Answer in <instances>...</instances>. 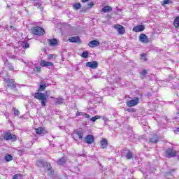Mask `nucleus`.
<instances>
[{
    "label": "nucleus",
    "mask_w": 179,
    "mask_h": 179,
    "mask_svg": "<svg viewBox=\"0 0 179 179\" xmlns=\"http://www.w3.org/2000/svg\"><path fill=\"white\" fill-rule=\"evenodd\" d=\"M32 96H34V99H36V100L41 101V104L43 107L47 106V94L43 92H36L32 94Z\"/></svg>",
    "instance_id": "1"
},
{
    "label": "nucleus",
    "mask_w": 179,
    "mask_h": 179,
    "mask_svg": "<svg viewBox=\"0 0 179 179\" xmlns=\"http://www.w3.org/2000/svg\"><path fill=\"white\" fill-rule=\"evenodd\" d=\"M37 165L39 166H43L44 167L47 166L48 167L47 174L48 176H52V174H54V171H52V169L51 168V164H48V162H45L44 160L41 159V160L37 161Z\"/></svg>",
    "instance_id": "2"
},
{
    "label": "nucleus",
    "mask_w": 179,
    "mask_h": 179,
    "mask_svg": "<svg viewBox=\"0 0 179 179\" xmlns=\"http://www.w3.org/2000/svg\"><path fill=\"white\" fill-rule=\"evenodd\" d=\"M3 139H5V141H11V142H16L17 138L16 137V135L12 134L9 131H5L3 133Z\"/></svg>",
    "instance_id": "3"
},
{
    "label": "nucleus",
    "mask_w": 179,
    "mask_h": 179,
    "mask_svg": "<svg viewBox=\"0 0 179 179\" xmlns=\"http://www.w3.org/2000/svg\"><path fill=\"white\" fill-rule=\"evenodd\" d=\"M32 34H35V36H44L45 34V31L44 29L40 27H35L31 29Z\"/></svg>",
    "instance_id": "4"
},
{
    "label": "nucleus",
    "mask_w": 179,
    "mask_h": 179,
    "mask_svg": "<svg viewBox=\"0 0 179 179\" xmlns=\"http://www.w3.org/2000/svg\"><path fill=\"white\" fill-rule=\"evenodd\" d=\"M175 156H177V151H176V150L173 148H168L166 150V157L171 159V157H175Z\"/></svg>",
    "instance_id": "5"
},
{
    "label": "nucleus",
    "mask_w": 179,
    "mask_h": 179,
    "mask_svg": "<svg viewBox=\"0 0 179 179\" xmlns=\"http://www.w3.org/2000/svg\"><path fill=\"white\" fill-rule=\"evenodd\" d=\"M85 66L87 68H91V69H97V66H99V62L96 61L88 62L85 64Z\"/></svg>",
    "instance_id": "6"
},
{
    "label": "nucleus",
    "mask_w": 179,
    "mask_h": 179,
    "mask_svg": "<svg viewBox=\"0 0 179 179\" xmlns=\"http://www.w3.org/2000/svg\"><path fill=\"white\" fill-rule=\"evenodd\" d=\"M6 83L7 87L10 89H16V83H15V80L13 79H8L6 80Z\"/></svg>",
    "instance_id": "7"
},
{
    "label": "nucleus",
    "mask_w": 179,
    "mask_h": 179,
    "mask_svg": "<svg viewBox=\"0 0 179 179\" xmlns=\"http://www.w3.org/2000/svg\"><path fill=\"white\" fill-rule=\"evenodd\" d=\"M138 103H139V98L136 97L134 98V99L127 101V106H128V107H134V106H137Z\"/></svg>",
    "instance_id": "8"
},
{
    "label": "nucleus",
    "mask_w": 179,
    "mask_h": 179,
    "mask_svg": "<svg viewBox=\"0 0 179 179\" xmlns=\"http://www.w3.org/2000/svg\"><path fill=\"white\" fill-rule=\"evenodd\" d=\"M139 40L141 43H143L144 44H148V43H150V39L148 38V36L146 34H142L139 36Z\"/></svg>",
    "instance_id": "9"
},
{
    "label": "nucleus",
    "mask_w": 179,
    "mask_h": 179,
    "mask_svg": "<svg viewBox=\"0 0 179 179\" xmlns=\"http://www.w3.org/2000/svg\"><path fill=\"white\" fill-rule=\"evenodd\" d=\"M85 143H88V145H92L94 142V137L90 134L87 135L85 138Z\"/></svg>",
    "instance_id": "10"
},
{
    "label": "nucleus",
    "mask_w": 179,
    "mask_h": 179,
    "mask_svg": "<svg viewBox=\"0 0 179 179\" xmlns=\"http://www.w3.org/2000/svg\"><path fill=\"white\" fill-rule=\"evenodd\" d=\"M114 28L119 33V34H124L125 33V29L122 25H115Z\"/></svg>",
    "instance_id": "11"
},
{
    "label": "nucleus",
    "mask_w": 179,
    "mask_h": 179,
    "mask_svg": "<svg viewBox=\"0 0 179 179\" xmlns=\"http://www.w3.org/2000/svg\"><path fill=\"white\" fill-rule=\"evenodd\" d=\"M144 30H145L144 25H137L133 28V31H135V33H139L141 31H143Z\"/></svg>",
    "instance_id": "12"
},
{
    "label": "nucleus",
    "mask_w": 179,
    "mask_h": 179,
    "mask_svg": "<svg viewBox=\"0 0 179 179\" xmlns=\"http://www.w3.org/2000/svg\"><path fill=\"white\" fill-rule=\"evenodd\" d=\"M69 41L70 43H78L80 44L82 41H80V38L79 36H72L71 38H69Z\"/></svg>",
    "instance_id": "13"
},
{
    "label": "nucleus",
    "mask_w": 179,
    "mask_h": 179,
    "mask_svg": "<svg viewBox=\"0 0 179 179\" xmlns=\"http://www.w3.org/2000/svg\"><path fill=\"white\" fill-rule=\"evenodd\" d=\"M88 45L91 48H94V47H99V45H100V42L96 40L91 41L90 42H89Z\"/></svg>",
    "instance_id": "14"
},
{
    "label": "nucleus",
    "mask_w": 179,
    "mask_h": 179,
    "mask_svg": "<svg viewBox=\"0 0 179 179\" xmlns=\"http://www.w3.org/2000/svg\"><path fill=\"white\" fill-rule=\"evenodd\" d=\"M46 87L47 85L45 84V82H44L43 80H41L38 92H44Z\"/></svg>",
    "instance_id": "15"
},
{
    "label": "nucleus",
    "mask_w": 179,
    "mask_h": 179,
    "mask_svg": "<svg viewBox=\"0 0 179 179\" xmlns=\"http://www.w3.org/2000/svg\"><path fill=\"white\" fill-rule=\"evenodd\" d=\"M0 76L1 78H3V79H4L5 82H6V80H9V76L8 74V72H6V71H1L0 73Z\"/></svg>",
    "instance_id": "16"
},
{
    "label": "nucleus",
    "mask_w": 179,
    "mask_h": 179,
    "mask_svg": "<svg viewBox=\"0 0 179 179\" xmlns=\"http://www.w3.org/2000/svg\"><path fill=\"white\" fill-rule=\"evenodd\" d=\"M41 66H52V63L49 62H45V60H41Z\"/></svg>",
    "instance_id": "17"
},
{
    "label": "nucleus",
    "mask_w": 179,
    "mask_h": 179,
    "mask_svg": "<svg viewBox=\"0 0 179 179\" xmlns=\"http://www.w3.org/2000/svg\"><path fill=\"white\" fill-rule=\"evenodd\" d=\"M107 145H108L107 140L106 138H103L101 141V148L102 149H106V148H107Z\"/></svg>",
    "instance_id": "18"
},
{
    "label": "nucleus",
    "mask_w": 179,
    "mask_h": 179,
    "mask_svg": "<svg viewBox=\"0 0 179 179\" xmlns=\"http://www.w3.org/2000/svg\"><path fill=\"white\" fill-rule=\"evenodd\" d=\"M83 131L81 130H76V135H77L78 139H83Z\"/></svg>",
    "instance_id": "19"
},
{
    "label": "nucleus",
    "mask_w": 179,
    "mask_h": 179,
    "mask_svg": "<svg viewBox=\"0 0 179 179\" xmlns=\"http://www.w3.org/2000/svg\"><path fill=\"white\" fill-rule=\"evenodd\" d=\"M159 141V137L157 136V135H154L150 140V142H151V143H156V142Z\"/></svg>",
    "instance_id": "20"
},
{
    "label": "nucleus",
    "mask_w": 179,
    "mask_h": 179,
    "mask_svg": "<svg viewBox=\"0 0 179 179\" xmlns=\"http://www.w3.org/2000/svg\"><path fill=\"white\" fill-rule=\"evenodd\" d=\"M113 10V8L110 6H104L102 8V11H103L105 13H107L108 12H111Z\"/></svg>",
    "instance_id": "21"
},
{
    "label": "nucleus",
    "mask_w": 179,
    "mask_h": 179,
    "mask_svg": "<svg viewBox=\"0 0 179 179\" xmlns=\"http://www.w3.org/2000/svg\"><path fill=\"white\" fill-rule=\"evenodd\" d=\"M35 132L37 134V135H41L43 132H44V128L43 127H38L35 129Z\"/></svg>",
    "instance_id": "22"
},
{
    "label": "nucleus",
    "mask_w": 179,
    "mask_h": 179,
    "mask_svg": "<svg viewBox=\"0 0 179 179\" xmlns=\"http://www.w3.org/2000/svg\"><path fill=\"white\" fill-rule=\"evenodd\" d=\"M126 157L128 160H131L134 157V153L131 151H128L126 154Z\"/></svg>",
    "instance_id": "23"
},
{
    "label": "nucleus",
    "mask_w": 179,
    "mask_h": 179,
    "mask_svg": "<svg viewBox=\"0 0 179 179\" xmlns=\"http://www.w3.org/2000/svg\"><path fill=\"white\" fill-rule=\"evenodd\" d=\"M65 162H66L65 160V158L62 157L59 160H57V164H59V166H64V164H65Z\"/></svg>",
    "instance_id": "24"
},
{
    "label": "nucleus",
    "mask_w": 179,
    "mask_h": 179,
    "mask_svg": "<svg viewBox=\"0 0 179 179\" xmlns=\"http://www.w3.org/2000/svg\"><path fill=\"white\" fill-rule=\"evenodd\" d=\"M57 39L53 38L52 40H50V45H51L52 47H55V45H57Z\"/></svg>",
    "instance_id": "25"
},
{
    "label": "nucleus",
    "mask_w": 179,
    "mask_h": 179,
    "mask_svg": "<svg viewBox=\"0 0 179 179\" xmlns=\"http://www.w3.org/2000/svg\"><path fill=\"white\" fill-rule=\"evenodd\" d=\"M173 26L176 28L179 27V17H177L173 22Z\"/></svg>",
    "instance_id": "26"
},
{
    "label": "nucleus",
    "mask_w": 179,
    "mask_h": 179,
    "mask_svg": "<svg viewBox=\"0 0 179 179\" xmlns=\"http://www.w3.org/2000/svg\"><path fill=\"white\" fill-rule=\"evenodd\" d=\"M13 159V157H12V155H7L4 158V160H6V162H10Z\"/></svg>",
    "instance_id": "27"
},
{
    "label": "nucleus",
    "mask_w": 179,
    "mask_h": 179,
    "mask_svg": "<svg viewBox=\"0 0 179 179\" xmlns=\"http://www.w3.org/2000/svg\"><path fill=\"white\" fill-rule=\"evenodd\" d=\"M5 65L8 68V71H13V66L10 63H5Z\"/></svg>",
    "instance_id": "28"
},
{
    "label": "nucleus",
    "mask_w": 179,
    "mask_h": 179,
    "mask_svg": "<svg viewBox=\"0 0 179 179\" xmlns=\"http://www.w3.org/2000/svg\"><path fill=\"white\" fill-rule=\"evenodd\" d=\"M33 69L34 72H35L36 73L41 72V66H35Z\"/></svg>",
    "instance_id": "29"
},
{
    "label": "nucleus",
    "mask_w": 179,
    "mask_h": 179,
    "mask_svg": "<svg viewBox=\"0 0 179 179\" xmlns=\"http://www.w3.org/2000/svg\"><path fill=\"white\" fill-rule=\"evenodd\" d=\"M81 5L80 3H76L73 5V7L76 9V10H78V9H80Z\"/></svg>",
    "instance_id": "30"
},
{
    "label": "nucleus",
    "mask_w": 179,
    "mask_h": 179,
    "mask_svg": "<svg viewBox=\"0 0 179 179\" xmlns=\"http://www.w3.org/2000/svg\"><path fill=\"white\" fill-rule=\"evenodd\" d=\"M56 100V104L57 106H59V104H62V103H64V99L62 98H57Z\"/></svg>",
    "instance_id": "31"
},
{
    "label": "nucleus",
    "mask_w": 179,
    "mask_h": 179,
    "mask_svg": "<svg viewBox=\"0 0 179 179\" xmlns=\"http://www.w3.org/2000/svg\"><path fill=\"white\" fill-rule=\"evenodd\" d=\"M169 3H173V1H171V0H164L162 5L164 6V5H169Z\"/></svg>",
    "instance_id": "32"
},
{
    "label": "nucleus",
    "mask_w": 179,
    "mask_h": 179,
    "mask_svg": "<svg viewBox=\"0 0 179 179\" xmlns=\"http://www.w3.org/2000/svg\"><path fill=\"white\" fill-rule=\"evenodd\" d=\"M81 57L83 58H87L89 57V52L85 51V52H83Z\"/></svg>",
    "instance_id": "33"
},
{
    "label": "nucleus",
    "mask_w": 179,
    "mask_h": 179,
    "mask_svg": "<svg viewBox=\"0 0 179 179\" xmlns=\"http://www.w3.org/2000/svg\"><path fill=\"white\" fill-rule=\"evenodd\" d=\"M22 48H29L30 45H29V43L24 42L22 43Z\"/></svg>",
    "instance_id": "34"
},
{
    "label": "nucleus",
    "mask_w": 179,
    "mask_h": 179,
    "mask_svg": "<svg viewBox=\"0 0 179 179\" xmlns=\"http://www.w3.org/2000/svg\"><path fill=\"white\" fill-rule=\"evenodd\" d=\"M34 6H36V8H38V9H41V4L40 2H36L34 3Z\"/></svg>",
    "instance_id": "35"
},
{
    "label": "nucleus",
    "mask_w": 179,
    "mask_h": 179,
    "mask_svg": "<svg viewBox=\"0 0 179 179\" xmlns=\"http://www.w3.org/2000/svg\"><path fill=\"white\" fill-rule=\"evenodd\" d=\"M141 59L142 61H146V54L143 53L141 55Z\"/></svg>",
    "instance_id": "36"
},
{
    "label": "nucleus",
    "mask_w": 179,
    "mask_h": 179,
    "mask_svg": "<svg viewBox=\"0 0 179 179\" xmlns=\"http://www.w3.org/2000/svg\"><path fill=\"white\" fill-rule=\"evenodd\" d=\"M99 118H100V116H99V115L94 116L92 118H91V121H92V122H95V121L96 120H99Z\"/></svg>",
    "instance_id": "37"
},
{
    "label": "nucleus",
    "mask_w": 179,
    "mask_h": 179,
    "mask_svg": "<svg viewBox=\"0 0 179 179\" xmlns=\"http://www.w3.org/2000/svg\"><path fill=\"white\" fill-rule=\"evenodd\" d=\"M13 110H14V115L15 116H17L20 114V112H19V110H16V108H14Z\"/></svg>",
    "instance_id": "38"
},
{
    "label": "nucleus",
    "mask_w": 179,
    "mask_h": 179,
    "mask_svg": "<svg viewBox=\"0 0 179 179\" xmlns=\"http://www.w3.org/2000/svg\"><path fill=\"white\" fill-rule=\"evenodd\" d=\"M146 74H148V71H146V70H143V71L141 73V75L142 76H145V75H146Z\"/></svg>",
    "instance_id": "39"
},
{
    "label": "nucleus",
    "mask_w": 179,
    "mask_h": 179,
    "mask_svg": "<svg viewBox=\"0 0 179 179\" xmlns=\"http://www.w3.org/2000/svg\"><path fill=\"white\" fill-rule=\"evenodd\" d=\"M83 115H84L85 118H90V115L89 114L83 113Z\"/></svg>",
    "instance_id": "40"
},
{
    "label": "nucleus",
    "mask_w": 179,
    "mask_h": 179,
    "mask_svg": "<svg viewBox=\"0 0 179 179\" xmlns=\"http://www.w3.org/2000/svg\"><path fill=\"white\" fill-rule=\"evenodd\" d=\"M19 178V174H15L13 176V179H17Z\"/></svg>",
    "instance_id": "41"
},
{
    "label": "nucleus",
    "mask_w": 179,
    "mask_h": 179,
    "mask_svg": "<svg viewBox=\"0 0 179 179\" xmlns=\"http://www.w3.org/2000/svg\"><path fill=\"white\" fill-rule=\"evenodd\" d=\"M94 5V3L93 2L88 3L89 8H92V6H93Z\"/></svg>",
    "instance_id": "42"
},
{
    "label": "nucleus",
    "mask_w": 179,
    "mask_h": 179,
    "mask_svg": "<svg viewBox=\"0 0 179 179\" xmlns=\"http://www.w3.org/2000/svg\"><path fill=\"white\" fill-rule=\"evenodd\" d=\"M175 132H179V127L176 128Z\"/></svg>",
    "instance_id": "43"
},
{
    "label": "nucleus",
    "mask_w": 179,
    "mask_h": 179,
    "mask_svg": "<svg viewBox=\"0 0 179 179\" xmlns=\"http://www.w3.org/2000/svg\"><path fill=\"white\" fill-rule=\"evenodd\" d=\"M78 156H83V157H85V156H86V154L78 155Z\"/></svg>",
    "instance_id": "44"
},
{
    "label": "nucleus",
    "mask_w": 179,
    "mask_h": 179,
    "mask_svg": "<svg viewBox=\"0 0 179 179\" xmlns=\"http://www.w3.org/2000/svg\"><path fill=\"white\" fill-rule=\"evenodd\" d=\"M81 1H82V2L85 3V2H87V1H89V0H81Z\"/></svg>",
    "instance_id": "45"
},
{
    "label": "nucleus",
    "mask_w": 179,
    "mask_h": 179,
    "mask_svg": "<svg viewBox=\"0 0 179 179\" xmlns=\"http://www.w3.org/2000/svg\"><path fill=\"white\" fill-rule=\"evenodd\" d=\"M3 61H5V62H6V61H8V59L4 58V59H3Z\"/></svg>",
    "instance_id": "46"
},
{
    "label": "nucleus",
    "mask_w": 179,
    "mask_h": 179,
    "mask_svg": "<svg viewBox=\"0 0 179 179\" xmlns=\"http://www.w3.org/2000/svg\"><path fill=\"white\" fill-rule=\"evenodd\" d=\"M11 58H15V56H12Z\"/></svg>",
    "instance_id": "47"
},
{
    "label": "nucleus",
    "mask_w": 179,
    "mask_h": 179,
    "mask_svg": "<svg viewBox=\"0 0 179 179\" xmlns=\"http://www.w3.org/2000/svg\"><path fill=\"white\" fill-rule=\"evenodd\" d=\"M50 99H54V97L51 96Z\"/></svg>",
    "instance_id": "48"
},
{
    "label": "nucleus",
    "mask_w": 179,
    "mask_h": 179,
    "mask_svg": "<svg viewBox=\"0 0 179 179\" xmlns=\"http://www.w3.org/2000/svg\"><path fill=\"white\" fill-rule=\"evenodd\" d=\"M173 171H174V169H173Z\"/></svg>",
    "instance_id": "49"
},
{
    "label": "nucleus",
    "mask_w": 179,
    "mask_h": 179,
    "mask_svg": "<svg viewBox=\"0 0 179 179\" xmlns=\"http://www.w3.org/2000/svg\"><path fill=\"white\" fill-rule=\"evenodd\" d=\"M92 78H96V77H92Z\"/></svg>",
    "instance_id": "50"
}]
</instances>
